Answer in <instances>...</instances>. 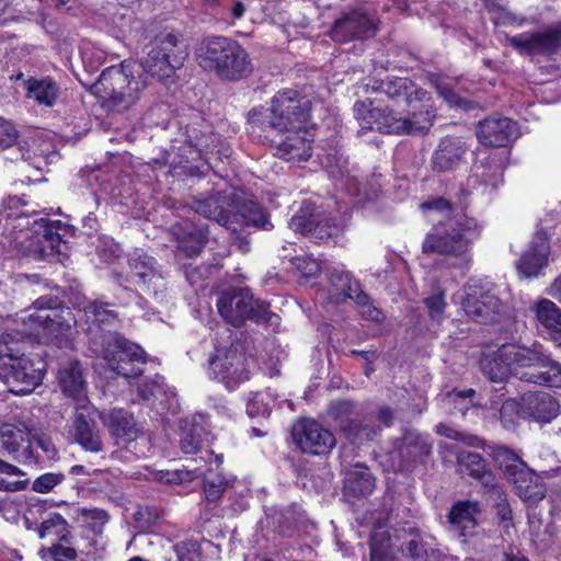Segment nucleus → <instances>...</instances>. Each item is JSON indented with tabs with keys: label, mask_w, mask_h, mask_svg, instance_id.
I'll use <instances>...</instances> for the list:
<instances>
[{
	"label": "nucleus",
	"mask_w": 561,
	"mask_h": 561,
	"mask_svg": "<svg viewBox=\"0 0 561 561\" xmlns=\"http://www.w3.org/2000/svg\"><path fill=\"white\" fill-rule=\"evenodd\" d=\"M481 369L491 381L502 382L510 375L520 380L548 387L561 386V365L536 348L503 344L493 353H484Z\"/></svg>",
	"instance_id": "f257e3e1"
},
{
	"label": "nucleus",
	"mask_w": 561,
	"mask_h": 561,
	"mask_svg": "<svg viewBox=\"0 0 561 561\" xmlns=\"http://www.w3.org/2000/svg\"><path fill=\"white\" fill-rule=\"evenodd\" d=\"M421 208L430 211L432 220H437L424 239V253L463 256L481 236L482 226L465 214L450 216V205L444 198L423 203Z\"/></svg>",
	"instance_id": "f03ea898"
},
{
	"label": "nucleus",
	"mask_w": 561,
	"mask_h": 561,
	"mask_svg": "<svg viewBox=\"0 0 561 561\" xmlns=\"http://www.w3.org/2000/svg\"><path fill=\"white\" fill-rule=\"evenodd\" d=\"M146 88L147 81L139 67L123 61L104 69L92 91L108 110L123 112L139 101Z\"/></svg>",
	"instance_id": "7ed1b4c3"
},
{
	"label": "nucleus",
	"mask_w": 561,
	"mask_h": 561,
	"mask_svg": "<svg viewBox=\"0 0 561 561\" xmlns=\"http://www.w3.org/2000/svg\"><path fill=\"white\" fill-rule=\"evenodd\" d=\"M195 55L204 70L215 72L224 80H240L252 72L247 50L228 37L214 36L203 39Z\"/></svg>",
	"instance_id": "20e7f679"
},
{
	"label": "nucleus",
	"mask_w": 561,
	"mask_h": 561,
	"mask_svg": "<svg viewBox=\"0 0 561 561\" xmlns=\"http://www.w3.org/2000/svg\"><path fill=\"white\" fill-rule=\"evenodd\" d=\"M424 111H413L403 118L388 108L370 107L365 102L354 105L355 117L363 129H376L386 134H424L433 124L435 114L431 104H423Z\"/></svg>",
	"instance_id": "39448f33"
},
{
	"label": "nucleus",
	"mask_w": 561,
	"mask_h": 561,
	"mask_svg": "<svg viewBox=\"0 0 561 561\" xmlns=\"http://www.w3.org/2000/svg\"><path fill=\"white\" fill-rule=\"evenodd\" d=\"M311 101L301 96L296 90L279 91L272 99L266 125L277 133H295L309 127L311 119ZM262 112H250L249 122L252 125L265 124L261 119Z\"/></svg>",
	"instance_id": "423d86ee"
},
{
	"label": "nucleus",
	"mask_w": 561,
	"mask_h": 561,
	"mask_svg": "<svg viewBox=\"0 0 561 561\" xmlns=\"http://www.w3.org/2000/svg\"><path fill=\"white\" fill-rule=\"evenodd\" d=\"M71 312L60 307L58 298L43 296L36 299L32 307L23 311L21 320L27 325L23 334H38V329L51 335L55 343L61 347L70 343L72 329Z\"/></svg>",
	"instance_id": "0eeeda50"
},
{
	"label": "nucleus",
	"mask_w": 561,
	"mask_h": 561,
	"mask_svg": "<svg viewBox=\"0 0 561 561\" xmlns=\"http://www.w3.org/2000/svg\"><path fill=\"white\" fill-rule=\"evenodd\" d=\"M13 229H19L14 237L15 248L25 256L42 260L60 252L61 238L46 218L34 219L32 229L23 224Z\"/></svg>",
	"instance_id": "6e6552de"
},
{
	"label": "nucleus",
	"mask_w": 561,
	"mask_h": 561,
	"mask_svg": "<svg viewBox=\"0 0 561 561\" xmlns=\"http://www.w3.org/2000/svg\"><path fill=\"white\" fill-rule=\"evenodd\" d=\"M405 530H396L393 535L382 526L374 528L370 536V560L393 561L397 552L407 553L413 561H426L427 551L416 535L402 541Z\"/></svg>",
	"instance_id": "1a4fd4ad"
},
{
	"label": "nucleus",
	"mask_w": 561,
	"mask_h": 561,
	"mask_svg": "<svg viewBox=\"0 0 561 561\" xmlns=\"http://www.w3.org/2000/svg\"><path fill=\"white\" fill-rule=\"evenodd\" d=\"M103 358L112 371L126 379L138 378L146 364L144 350L116 334L106 337Z\"/></svg>",
	"instance_id": "9d476101"
},
{
	"label": "nucleus",
	"mask_w": 561,
	"mask_h": 561,
	"mask_svg": "<svg viewBox=\"0 0 561 561\" xmlns=\"http://www.w3.org/2000/svg\"><path fill=\"white\" fill-rule=\"evenodd\" d=\"M217 309L226 322L237 327L250 319L254 321L268 320V306L254 299L248 288L231 289L221 294Z\"/></svg>",
	"instance_id": "9b49d317"
},
{
	"label": "nucleus",
	"mask_w": 561,
	"mask_h": 561,
	"mask_svg": "<svg viewBox=\"0 0 561 561\" xmlns=\"http://www.w3.org/2000/svg\"><path fill=\"white\" fill-rule=\"evenodd\" d=\"M186 54L178 49V36L168 33L141 59L142 71L159 81L171 78L184 64Z\"/></svg>",
	"instance_id": "f8f14e48"
},
{
	"label": "nucleus",
	"mask_w": 561,
	"mask_h": 561,
	"mask_svg": "<svg viewBox=\"0 0 561 561\" xmlns=\"http://www.w3.org/2000/svg\"><path fill=\"white\" fill-rule=\"evenodd\" d=\"M46 362L38 355L21 358L13 364H0V379L14 394H28L43 381Z\"/></svg>",
	"instance_id": "ddd939ff"
},
{
	"label": "nucleus",
	"mask_w": 561,
	"mask_h": 561,
	"mask_svg": "<svg viewBox=\"0 0 561 561\" xmlns=\"http://www.w3.org/2000/svg\"><path fill=\"white\" fill-rule=\"evenodd\" d=\"M112 436L121 439L126 449L137 458L147 457L151 450L149 435L135 421L133 414L123 409H113L104 419Z\"/></svg>",
	"instance_id": "4468645a"
},
{
	"label": "nucleus",
	"mask_w": 561,
	"mask_h": 561,
	"mask_svg": "<svg viewBox=\"0 0 561 561\" xmlns=\"http://www.w3.org/2000/svg\"><path fill=\"white\" fill-rule=\"evenodd\" d=\"M329 416L337 424L345 438L354 445L371 440L380 431V425L373 424V417L360 420L355 404L350 400L333 401L329 407Z\"/></svg>",
	"instance_id": "2eb2a0df"
},
{
	"label": "nucleus",
	"mask_w": 561,
	"mask_h": 561,
	"mask_svg": "<svg viewBox=\"0 0 561 561\" xmlns=\"http://www.w3.org/2000/svg\"><path fill=\"white\" fill-rule=\"evenodd\" d=\"M208 375L225 383L228 389H233L249 379L247 358L240 345L231 343L228 347H217L216 354L209 360Z\"/></svg>",
	"instance_id": "dca6fc26"
},
{
	"label": "nucleus",
	"mask_w": 561,
	"mask_h": 561,
	"mask_svg": "<svg viewBox=\"0 0 561 561\" xmlns=\"http://www.w3.org/2000/svg\"><path fill=\"white\" fill-rule=\"evenodd\" d=\"M461 306L470 319L480 323L495 321L503 310V305L492 288L472 280L463 287Z\"/></svg>",
	"instance_id": "f3484780"
},
{
	"label": "nucleus",
	"mask_w": 561,
	"mask_h": 561,
	"mask_svg": "<svg viewBox=\"0 0 561 561\" xmlns=\"http://www.w3.org/2000/svg\"><path fill=\"white\" fill-rule=\"evenodd\" d=\"M378 19L366 7H358L344 12L331 30V36L336 42L366 39L375 36Z\"/></svg>",
	"instance_id": "a211bd4d"
},
{
	"label": "nucleus",
	"mask_w": 561,
	"mask_h": 561,
	"mask_svg": "<svg viewBox=\"0 0 561 561\" xmlns=\"http://www.w3.org/2000/svg\"><path fill=\"white\" fill-rule=\"evenodd\" d=\"M510 44L527 55L551 56L561 49V23L536 32H525L508 38Z\"/></svg>",
	"instance_id": "6ab92c4d"
},
{
	"label": "nucleus",
	"mask_w": 561,
	"mask_h": 561,
	"mask_svg": "<svg viewBox=\"0 0 561 561\" xmlns=\"http://www.w3.org/2000/svg\"><path fill=\"white\" fill-rule=\"evenodd\" d=\"M293 439L301 451L318 456L329 454L336 444L332 432L310 419L300 420L294 425Z\"/></svg>",
	"instance_id": "aec40b11"
},
{
	"label": "nucleus",
	"mask_w": 561,
	"mask_h": 561,
	"mask_svg": "<svg viewBox=\"0 0 561 561\" xmlns=\"http://www.w3.org/2000/svg\"><path fill=\"white\" fill-rule=\"evenodd\" d=\"M128 266L135 283L152 293L159 299L165 289V282L156 260L140 249H135L128 255Z\"/></svg>",
	"instance_id": "412c9836"
},
{
	"label": "nucleus",
	"mask_w": 561,
	"mask_h": 561,
	"mask_svg": "<svg viewBox=\"0 0 561 561\" xmlns=\"http://www.w3.org/2000/svg\"><path fill=\"white\" fill-rule=\"evenodd\" d=\"M70 434L83 450L90 453L103 450V442L93 419V408L90 403L76 405Z\"/></svg>",
	"instance_id": "4be33fe9"
},
{
	"label": "nucleus",
	"mask_w": 561,
	"mask_h": 561,
	"mask_svg": "<svg viewBox=\"0 0 561 561\" xmlns=\"http://www.w3.org/2000/svg\"><path fill=\"white\" fill-rule=\"evenodd\" d=\"M208 459L203 457L201 460L204 466H188V471L193 473V478H204V492L207 501L215 502L220 499L224 492H229L236 488L239 482L234 477L226 478L221 474L213 476L214 467L218 469L222 462V456L215 455L213 451H206Z\"/></svg>",
	"instance_id": "5701e85b"
},
{
	"label": "nucleus",
	"mask_w": 561,
	"mask_h": 561,
	"mask_svg": "<svg viewBox=\"0 0 561 561\" xmlns=\"http://www.w3.org/2000/svg\"><path fill=\"white\" fill-rule=\"evenodd\" d=\"M518 136L517 124L507 117L491 116L477 127V138L483 146L504 147Z\"/></svg>",
	"instance_id": "b1692460"
},
{
	"label": "nucleus",
	"mask_w": 561,
	"mask_h": 561,
	"mask_svg": "<svg viewBox=\"0 0 561 561\" xmlns=\"http://www.w3.org/2000/svg\"><path fill=\"white\" fill-rule=\"evenodd\" d=\"M549 252L547 234L542 231L536 232L528 248L516 262L518 272L527 278L538 277L548 264Z\"/></svg>",
	"instance_id": "393cba45"
},
{
	"label": "nucleus",
	"mask_w": 561,
	"mask_h": 561,
	"mask_svg": "<svg viewBox=\"0 0 561 561\" xmlns=\"http://www.w3.org/2000/svg\"><path fill=\"white\" fill-rule=\"evenodd\" d=\"M346 222L345 214L340 216L339 219H327L316 220L314 215H310L308 218L304 210L293 216L289 221V228L295 232L299 233H311L320 240H327L333 236H336Z\"/></svg>",
	"instance_id": "a878e982"
},
{
	"label": "nucleus",
	"mask_w": 561,
	"mask_h": 561,
	"mask_svg": "<svg viewBox=\"0 0 561 561\" xmlns=\"http://www.w3.org/2000/svg\"><path fill=\"white\" fill-rule=\"evenodd\" d=\"M379 90L389 99L403 98L412 111H424L423 104H430V95L423 89H417L407 78H388L380 83Z\"/></svg>",
	"instance_id": "bb28decb"
},
{
	"label": "nucleus",
	"mask_w": 561,
	"mask_h": 561,
	"mask_svg": "<svg viewBox=\"0 0 561 561\" xmlns=\"http://www.w3.org/2000/svg\"><path fill=\"white\" fill-rule=\"evenodd\" d=\"M327 299L330 304H340L346 299H352L359 306L369 304V296L347 272L332 273Z\"/></svg>",
	"instance_id": "cd10ccee"
},
{
	"label": "nucleus",
	"mask_w": 561,
	"mask_h": 561,
	"mask_svg": "<svg viewBox=\"0 0 561 561\" xmlns=\"http://www.w3.org/2000/svg\"><path fill=\"white\" fill-rule=\"evenodd\" d=\"M285 138L276 148V156L286 161H307L311 156L312 134L309 127L295 133H284Z\"/></svg>",
	"instance_id": "c85d7f7f"
},
{
	"label": "nucleus",
	"mask_w": 561,
	"mask_h": 561,
	"mask_svg": "<svg viewBox=\"0 0 561 561\" xmlns=\"http://www.w3.org/2000/svg\"><path fill=\"white\" fill-rule=\"evenodd\" d=\"M172 231L178 248L187 256L199 253L207 241V227L203 224H195L191 219L179 222Z\"/></svg>",
	"instance_id": "c756f323"
},
{
	"label": "nucleus",
	"mask_w": 561,
	"mask_h": 561,
	"mask_svg": "<svg viewBox=\"0 0 561 561\" xmlns=\"http://www.w3.org/2000/svg\"><path fill=\"white\" fill-rule=\"evenodd\" d=\"M28 431L25 433L14 425L4 424L0 428V448L15 460L32 463L35 457L32 455V445H26Z\"/></svg>",
	"instance_id": "7c9ffc66"
},
{
	"label": "nucleus",
	"mask_w": 561,
	"mask_h": 561,
	"mask_svg": "<svg viewBox=\"0 0 561 561\" xmlns=\"http://www.w3.org/2000/svg\"><path fill=\"white\" fill-rule=\"evenodd\" d=\"M480 513V505L476 501H459L453 505L448 514L450 529L459 537L473 535L478 525L477 516Z\"/></svg>",
	"instance_id": "2f4dec72"
},
{
	"label": "nucleus",
	"mask_w": 561,
	"mask_h": 561,
	"mask_svg": "<svg viewBox=\"0 0 561 561\" xmlns=\"http://www.w3.org/2000/svg\"><path fill=\"white\" fill-rule=\"evenodd\" d=\"M465 151V144L460 138L442 139L432 157L433 168L442 172L454 169L460 162Z\"/></svg>",
	"instance_id": "473e14b6"
},
{
	"label": "nucleus",
	"mask_w": 561,
	"mask_h": 561,
	"mask_svg": "<svg viewBox=\"0 0 561 561\" xmlns=\"http://www.w3.org/2000/svg\"><path fill=\"white\" fill-rule=\"evenodd\" d=\"M58 380L62 391L73 398L77 404L89 403L84 397V379L82 369L78 362H69L62 366L58 371Z\"/></svg>",
	"instance_id": "72a5a7b5"
},
{
	"label": "nucleus",
	"mask_w": 561,
	"mask_h": 561,
	"mask_svg": "<svg viewBox=\"0 0 561 561\" xmlns=\"http://www.w3.org/2000/svg\"><path fill=\"white\" fill-rule=\"evenodd\" d=\"M538 327L557 340L561 334V309L551 300L542 298L531 306Z\"/></svg>",
	"instance_id": "f704fd0d"
},
{
	"label": "nucleus",
	"mask_w": 561,
	"mask_h": 561,
	"mask_svg": "<svg viewBox=\"0 0 561 561\" xmlns=\"http://www.w3.org/2000/svg\"><path fill=\"white\" fill-rule=\"evenodd\" d=\"M28 207L30 203L24 195L20 197L9 196L2 202L0 222L4 220L5 228H9V226H18L19 224H23L27 228L30 225L28 217L37 213L35 208L28 209Z\"/></svg>",
	"instance_id": "c9c22d12"
},
{
	"label": "nucleus",
	"mask_w": 561,
	"mask_h": 561,
	"mask_svg": "<svg viewBox=\"0 0 561 561\" xmlns=\"http://www.w3.org/2000/svg\"><path fill=\"white\" fill-rule=\"evenodd\" d=\"M163 381L164 378L159 375H154V378L152 379L146 378L138 381L136 383L138 396L145 401L150 400L151 398L158 399L160 397H164L169 404L168 409L175 413L179 408L175 389L167 387Z\"/></svg>",
	"instance_id": "e433bc0d"
},
{
	"label": "nucleus",
	"mask_w": 561,
	"mask_h": 561,
	"mask_svg": "<svg viewBox=\"0 0 561 561\" xmlns=\"http://www.w3.org/2000/svg\"><path fill=\"white\" fill-rule=\"evenodd\" d=\"M227 201L225 197L211 196L203 201H196L194 203V209L196 214L202 215L204 218L215 220L218 225L226 227L232 232H237V227L231 221V214L225 209Z\"/></svg>",
	"instance_id": "4c0bfd02"
},
{
	"label": "nucleus",
	"mask_w": 561,
	"mask_h": 561,
	"mask_svg": "<svg viewBox=\"0 0 561 561\" xmlns=\"http://www.w3.org/2000/svg\"><path fill=\"white\" fill-rule=\"evenodd\" d=\"M526 471H522L518 469L512 477L508 478L511 480L516 490L519 497L527 502H537L545 497V488L539 482L536 473L526 465Z\"/></svg>",
	"instance_id": "58836bf2"
},
{
	"label": "nucleus",
	"mask_w": 561,
	"mask_h": 561,
	"mask_svg": "<svg viewBox=\"0 0 561 561\" xmlns=\"http://www.w3.org/2000/svg\"><path fill=\"white\" fill-rule=\"evenodd\" d=\"M231 221L233 226H253L261 229L272 228L265 211L263 208L253 201L244 202L233 208L231 213Z\"/></svg>",
	"instance_id": "ea45409f"
},
{
	"label": "nucleus",
	"mask_w": 561,
	"mask_h": 561,
	"mask_svg": "<svg viewBox=\"0 0 561 561\" xmlns=\"http://www.w3.org/2000/svg\"><path fill=\"white\" fill-rule=\"evenodd\" d=\"M524 401L529 416L538 422H550L559 413V403L546 392L528 394Z\"/></svg>",
	"instance_id": "a19ab883"
},
{
	"label": "nucleus",
	"mask_w": 561,
	"mask_h": 561,
	"mask_svg": "<svg viewBox=\"0 0 561 561\" xmlns=\"http://www.w3.org/2000/svg\"><path fill=\"white\" fill-rule=\"evenodd\" d=\"M27 98L39 105L53 106L59 98V87L49 77L30 78L26 82Z\"/></svg>",
	"instance_id": "79ce46f5"
},
{
	"label": "nucleus",
	"mask_w": 561,
	"mask_h": 561,
	"mask_svg": "<svg viewBox=\"0 0 561 561\" xmlns=\"http://www.w3.org/2000/svg\"><path fill=\"white\" fill-rule=\"evenodd\" d=\"M39 538H54L58 541L70 543L71 531L68 522L59 514H49L37 529Z\"/></svg>",
	"instance_id": "37998d69"
},
{
	"label": "nucleus",
	"mask_w": 561,
	"mask_h": 561,
	"mask_svg": "<svg viewBox=\"0 0 561 561\" xmlns=\"http://www.w3.org/2000/svg\"><path fill=\"white\" fill-rule=\"evenodd\" d=\"M0 148L11 149L7 159L11 161L26 160L30 158L28 150L18 141V131L14 126L0 117Z\"/></svg>",
	"instance_id": "c03bdc74"
},
{
	"label": "nucleus",
	"mask_w": 561,
	"mask_h": 561,
	"mask_svg": "<svg viewBox=\"0 0 561 561\" xmlns=\"http://www.w3.org/2000/svg\"><path fill=\"white\" fill-rule=\"evenodd\" d=\"M75 519L81 524L84 531L103 534V528L108 523L110 515L105 510L98 507H77Z\"/></svg>",
	"instance_id": "a18cd8bd"
},
{
	"label": "nucleus",
	"mask_w": 561,
	"mask_h": 561,
	"mask_svg": "<svg viewBox=\"0 0 561 561\" xmlns=\"http://www.w3.org/2000/svg\"><path fill=\"white\" fill-rule=\"evenodd\" d=\"M457 463L460 473L468 474L476 480H484L485 484L489 483L491 473L488 472L486 462L479 454L462 451L457 457Z\"/></svg>",
	"instance_id": "49530a36"
},
{
	"label": "nucleus",
	"mask_w": 561,
	"mask_h": 561,
	"mask_svg": "<svg viewBox=\"0 0 561 561\" xmlns=\"http://www.w3.org/2000/svg\"><path fill=\"white\" fill-rule=\"evenodd\" d=\"M490 456L500 466L504 474L512 477L518 469L526 471V463L516 455L512 449L503 445H495L490 447Z\"/></svg>",
	"instance_id": "de8ad7c7"
},
{
	"label": "nucleus",
	"mask_w": 561,
	"mask_h": 561,
	"mask_svg": "<svg viewBox=\"0 0 561 561\" xmlns=\"http://www.w3.org/2000/svg\"><path fill=\"white\" fill-rule=\"evenodd\" d=\"M374 479L367 468L356 465L345 479V490L355 496H366L374 490Z\"/></svg>",
	"instance_id": "09e8293b"
},
{
	"label": "nucleus",
	"mask_w": 561,
	"mask_h": 561,
	"mask_svg": "<svg viewBox=\"0 0 561 561\" xmlns=\"http://www.w3.org/2000/svg\"><path fill=\"white\" fill-rule=\"evenodd\" d=\"M503 180V170L500 164H484L482 162L477 163L473 167V173L469 179V182L474 185L478 181L481 182L483 191L485 192L489 187L491 190L497 187Z\"/></svg>",
	"instance_id": "8fccbe9b"
},
{
	"label": "nucleus",
	"mask_w": 561,
	"mask_h": 561,
	"mask_svg": "<svg viewBox=\"0 0 561 561\" xmlns=\"http://www.w3.org/2000/svg\"><path fill=\"white\" fill-rule=\"evenodd\" d=\"M25 430L28 431L26 445H32V455L35 457L32 463L37 462L39 457L48 460L57 458L58 450L50 437L30 427H25Z\"/></svg>",
	"instance_id": "3c124183"
},
{
	"label": "nucleus",
	"mask_w": 561,
	"mask_h": 561,
	"mask_svg": "<svg viewBox=\"0 0 561 561\" xmlns=\"http://www.w3.org/2000/svg\"><path fill=\"white\" fill-rule=\"evenodd\" d=\"M277 401V396L270 388L253 393L247 404L250 416H267Z\"/></svg>",
	"instance_id": "603ef678"
},
{
	"label": "nucleus",
	"mask_w": 561,
	"mask_h": 561,
	"mask_svg": "<svg viewBox=\"0 0 561 561\" xmlns=\"http://www.w3.org/2000/svg\"><path fill=\"white\" fill-rule=\"evenodd\" d=\"M104 550L105 541L103 534H93L83 530L78 552L85 557L84 561H96L101 559Z\"/></svg>",
	"instance_id": "864d4df0"
},
{
	"label": "nucleus",
	"mask_w": 561,
	"mask_h": 561,
	"mask_svg": "<svg viewBox=\"0 0 561 561\" xmlns=\"http://www.w3.org/2000/svg\"><path fill=\"white\" fill-rule=\"evenodd\" d=\"M204 428L197 423L186 424L181 432L180 446L185 454H196L202 446Z\"/></svg>",
	"instance_id": "5fc2aeb1"
},
{
	"label": "nucleus",
	"mask_w": 561,
	"mask_h": 561,
	"mask_svg": "<svg viewBox=\"0 0 561 561\" xmlns=\"http://www.w3.org/2000/svg\"><path fill=\"white\" fill-rule=\"evenodd\" d=\"M31 357L22 351L21 343L10 333L0 335V364H13L21 358Z\"/></svg>",
	"instance_id": "6e6d98bb"
},
{
	"label": "nucleus",
	"mask_w": 561,
	"mask_h": 561,
	"mask_svg": "<svg viewBox=\"0 0 561 561\" xmlns=\"http://www.w3.org/2000/svg\"><path fill=\"white\" fill-rule=\"evenodd\" d=\"M430 83L434 87L438 95L449 105L454 107L465 106L466 102L456 93L449 82L442 76L431 75Z\"/></svg>",
	"instance_id": "4d7b16f0"
},
{
	"label": "nucleus",
	"mask_w": 561,
	"mask_h": 561,
	"mask_svg": "<svg viewBox=\"0 0 561 561\" xmlns=\"http://www.w3.org/2000/svg\"><path fill=\"white\" fill-rule=\"evenodd\" d=\"M79 308L84 312L88 320L96 323H105L115 317L113 310L107 309L104 305L98 301L84 299L80 302Z\"/></svg>",
	"instance_id": "13d9d810"
},
{
	"label": "nucleus",
	"mask_w": 561,
	"mask_h": 561,
	"mask_svg": "<svg viewBox=\"0 0 561 561\" xmlns=\"http://www.w3.org/2000/svg\"><path fill=\"white\" fill-rule=\"evenodd\" d=\"M476 391L473 389L454 390L447 393L446 399L448 404H454L462 415L477 403Z\"/></svg>",
	"instance_id": "bf43d9fd"
},
{
	"label": "nucleus",
	"mask_w": 561,
	"mask_h": 561,
	"mask_svg": "<svg viewBox=\"0 0 561 561\" xmlns=\"http://www.w3.org/2000/svg\"><path fill=\"white\" fill-rule=\"evenodd\" d=\"M428 310V316L433 321L440 322L444 318L446 301L445 291L437 288L432 295L424 300Z\"/></svg>",
	"instance_id": "052dcab7"
},
{
	"label": "nucleus",
	"mask_w": 561,
	"mask_h": 561,
	"mask_svg": "<svg viewBox=\"0 0 561 561\" xmlns=\"http://www.w3.org/2000/svg\"><path fill=\"white\" fill-rule=\"evenodd\" d=\"M490 493V497L492 499L496 507V514L504 523V527L507 528L512 519V510L507 503L506 495L503 492L502 488L497 485L492 486Z\"/></svg>",
	"instance_id": "680f3d73"
},
{
	"label": "nucleus",
	"mask_w": 561,
	"mask_h": 561,
	"mask_svg": "<svg viewBox=\"0 0 561 561\" xmlns=\"http://www.w3.org/2000/svg\"><path fill=\"white\" fill-rule=\"evenodd\" d=\"M62 472H47L32 482V490L37 493H48L65 480Z\"/></svg>",
	"instance_id": "e2e57ef3"
},
{
	"label": "nucleus",
	"mask_w": 561,
	"mask_h": 561,
	"mask_svg": "<svg viewBox=\"0 0 561 561\" xmlns=\"http://www.w3.org/2000/svg\"><path fill=\"white\" fill-rule=\"evenodd\" d=\"M69 474L73 477H81L80 482L83 484L93 482L95 479H92V477H101L102 481H105L106 483L110 482L104 470L95 469L91 466L75 465L69 469Z\"/></svg>",
	"instance_id": "0e129e2a"
},
{
	"label": "nucleus",
	"mask_w": 561,
	"mask_h": 561,
	"mask_svg": "<svg viewBox=\"0 0 561 561\" xmlns=\"http://www.w3.org/2000/svg\"><path fill=\"white\" fill-rule=\"evenodd\" d=\"M178 561H202L199 545L193 540L179 542L174 546Z\"/></svg>",
	"instance_id": "69168bd1"
},
{
	"label": "nucleus",
	"mask_w": 561,
	"mask_h": 561,
	"mask_svg": "<svg viewBox=\"0 0 561 561\" xmlns=\"http://www.w3.org/2000/svg\"><path fill=\"white\" fill-rule=\"evenodd\" d=\"M68 543L58 541L48 548L46 554L53 561H76L78 557V550Z\"/></svg>",
	"instance_id": "338daca9"
},
{
	"label": "nucleus",
	"mask_w": 561,
	"mask_h": 561,
	"mask_svg": "<svg viewBox=\"0 0 561 561\" xmlns=\"http://www.w3.org/2000/svg\"><path fill=\"white\" fill-rule=\"evenodd\" d=\"M436 432L440 436H444L446 438L455 439V440H461L466 445L478 447L480 445V439L477 436L472 435H465L461 432L446 425V424H438L436 426Z\"/></svg>",
	"instance_id": "774afa93"
}]
</instances>
